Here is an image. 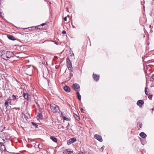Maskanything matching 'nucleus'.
<instances>
[{"label": "nucleus", "instance_id": "obj_12", "mask_svg": "<svg viewBox=\"0 0 154 154\" xmlns=\"http://www.w3.org/2000/svg\"><path fill=\"white\" fill-rule=\"evenodd\" d=\"M140 136L142 138H145L147 136L143 132H141L140 134Z\"/></svg>", "mask_w": 154, "mask_h": 154}, {"label": "nucleus", "instance_id": "obj_22", "mask_svg": "<svg viewBox=\"0 0 154 154\" xmlns=\"http://www.w3.org/2000/svg\"><path fill=\"white\" fill-rule=\"evenodd\" d=\"M24 117L25 118H27L28 119L30 118V115L27 113L25 114Z\"/></svg>", "mask_w": 154, "mask_h": 154}, {"label": "nucleus", "instance_id": "obj_31", "mask_svg": "<svg viewBox=\"0 0 154 154\" xmlns=\"http://www.w3.org/2000/svg\"><path fill=\"white\" fill-rule=\"evenodd\" d=\"M80 111L82 112V113L84 112V109L82 108H81L80 109Z\"/></svg>", "mask_w": 154, "mask_h": 154}, {"label": "nucleus", "instance_id": "obj_5", "mask_svg": "<svg viewBox=\"0 0 154 154\" xmlns=\"http://www.w3.org/2000/svg\"><path fill=\"white\" fill-rule=\"evenodd\" d=\"M94 138L100 142H102L103 141V139L101 136L99 135L95 134L94 136Z\"/></svg>", "mask_w": 154, "mask_h": 154}, {"label": "nucleus", "instance_id": "obj_18", "mask_svg": "<svg viewBox=\"0 0 154 154\" xmlns=\"http://www.w3.org/2000/svg\"><path fill=\"white\" fill-rule=\"evenodd\" d=\"M67 66L69 70H71V69L72 68L71 63L67 64Z\"/></svg>", "mask_w": 154, "mask_h": 154}, {"label": "nucleus", "instance_id": "obj_9", "mask_svg": "<svg viewBox=\"0 0 154 154\" xmlns=\"http://www.w3.org/2000/svg\"><path fill=\"white\" fill-rule=\"evenodd\" d=\"M93 76L94 80L97 81L99 80V75H97L93 73Z\"/></svg>", "mask_w": 154, "mask_h": 154}, {"label": "nucleus", "instance_id": "obj_17", "mask_svg": "<svg viewBox=\"0 0 154 154\" xmlns=\"http://www.w3.org/2000/svg\"><path fill=\"white\" fill-rule=\"evenodd\" d=\"M18 96H16L14 95H13L12 96V98L14 101L15 100L17 101L18 99Z\"/></svg>", "mask_w": 154, "mask_h": 154}, {"label": "nucleus", "instance_id": "obj_28", "mask_svg": "<svg viewBox=\"0 0 154 154\" xmlns=\"http://www.w3.org/2000/svg\"><path fill=\"white\" fill-rule=\"evenodd\" d=\"M72 143V142L69 139V140L67 142V144L69 145L71 144Z\"/></svg>", "mask_w": 154, "mask_h": 154}, {"label": "nucleus", "instance_id": "obj_49", "mask_svg": "<svg viewBox=\"0 0 154 154\" xmlns=\"http://www.w3.org/2000/svg\"><path fill=\"white\" fill-rule=\"evenodd\" d=\"M153 1H154V0H152Z\"/></svg>", "mask_w": 154, "mask_h": 154}, {"label": "nucleus", "instance_id": "obj_25", "mask_svg": "<svg viewBox=\"0 0 154 154\" xmlns=\"http://www.w3.org/2000/svg\"><path fill=\"white\" fill-rule=\"evenodd\" d=\"M31 123H32L33 125L35 127V128H38V125L36 123L32 122Z\"/></svg>", "mask_w": 154, "mask_h": 154}, {"label": "nucleus", "instance_id": "obj_2", "mask_svg": "<svg viewBox=\"0 0 154 154\" xmlns=\"http://www.w3.org/2000/svg\"><path fill=\"white\" fill-rule=\"evenodd\" d=\"M50 108L52 111L54 112H60L59 107L57 106L54 104L50 106Z\"/></svg>", "mask_w": 154, "mask_h": 154}, {"label": "nucleus", "instance_id": "obj_26", "mask_svg": "<svg viewBox=\"0 0 154 154\" xmlns=\"http://www.w3.org/2000/svg\"><path fill=\"white\" fill-rule=\"evenodd\" d=\"M148 89V88L147 87H146L145 89V94L146 95H148V93L147 92V90Z\"/></svg>", "mask_w": 154, "mask_h": 154}, {"label": "nucleus", "instance_id": "obj_15", "mask_svg": "<svg viewBox=\"0 0 154 154\" xmlns=\"http://www.w3.org/2000/svg\"><path fill=\"white\" fill-rule=\"evenodd\" d=\"M76 95H77V97L78 99L79 100H80L81 99V95L80 94V93L79 91H77L76 93Z\"/></svg>", "mask_w": 154, "mask_h": 154}, {"label": "nucleus", "instance_id": "obj_36", "mask_svg": "<svg viewBox=\"0 0 154 154\" xmlns=\"http://www.w3.org/2000/svg\"><path fill=\"white\" fill-rule=\"evenodd\" d=\"M45 24V23H43L41 25H40L42 26V27H43V26Z\"/></svg>", "mask_w": 154, "mask_h": 154}, {"label": "nucleus", "instance_id": "obj_16", "mask_svg": "<svg viewBox=\"0 0 154 154\" xmlns=\"http://www.w3.org/2000/svg\"><path fill=\"white\" fill-rule=\"evenodd\" d=\"M0 149L1 151H5L6 148L5 146L3 144L1 145Z\"/></svg>", "mask_w": 154, "mask_h": 154}, {"label": "nucleus", "instance_id": "obj_47", "mask_svg": "<svg viewBox=\"0 0 154 154\" xmlns=\"http://www.w3.org/2000/svg\"><path fill=\"white\" fill-rule=\"evenodd\" d=\"M36 103L37 104V102H36Z\"/></svg>", "mask_w": 154, "mask_h": 154}, {"label": "nucleus", "instance_id": "obj_38", "mask_svg": "<svg viewBox=\"0 0 154 154\" xmlns=\"http://www.w3.org/2000/svg\"><path fill=\"white\" fill-rule=\"evenodd\" d=\"M46 65H47V62H44V64H45V65H46Z\"/></svg>", "mask_w": 154, "mask_h": 154}, {"label": "nucleus", "instance_id": "obj_7", "mask_svg": "<svg viewBox=\"0 0 154 154\" xmlns=\"http://www.w3.org/2000/svg\"><path fill=\"white\" fill-rule=\"evenodd\" d=\"M144 103V102L143 100H138L137 103V105L139 106L140 107H141L142 105Z\"/></svg>", "mask_w": 154, "mask_h": 154}, {"label": "nucleus", "instance_id": "obj_11", "mask_svg": "<svg viewBox=\"0 0 154 154\" xmlns=\"http://www.w3.org/2000/svg\"><path fill=\"white\" fill-rule=\"evenodd\" d=\"M8 38L12 41H14L16 40L15 38L11 35H7Z\"/></svg>", "mask_w": 154, "mask_h": 154}, {"label": "nucleus", "instance_id": "obj_8", "mask_svg": "<svg viewBox=\"0 0 154 154\" xmlns=\"http://www.w3.org/2000/svg\"><path fill=\"white\" fill-rule=\"evenodd\" d=\"M64 90L67 92H69L70 91V88L67 85H65L63 88Z\"/></svg>", "mask_w": 154, "mask_h": 154}, {"label": "nucleus", "instance_id": "obj_37", "mask_svg": "<svg viewBox=\"0 0 154 154\" xmlns=\"http://www.w3.org/2000/svg\"><path fill=\"white\" fill-rule=\"evenodd\" d=\"M142 126V124H140L139 125V127H140V128H141Z\"/></svg>", "mask_w": 154, "mask_h": 154}, {"label": "nucleus", "instance_id": "obj_20", "mask_svg": "<svg viewBox=\"0 0 154 154\" xmlns=\"http://www.w3.org/2000/svg\"><path fill=\"white\" fill-rule=\"evenodd\" d=\"M73 116L74 117H75L77 121H79L80 120L79 117L77 115L74 114L73 115Z\"/></svg>", "mask_w": 154, "mask_h": 154}, {"label": "nucleus", "instance_id": "obj_41", "mask_svg": "<svg viewBox=\"0 0 154 154\" xmlns=\"http://www.w3.org/2000/svg\"><path fill=\"white\" fill-rule=\"evenodd\" d=\"M154 108H153L152 109H151V110H152V111H153L154 110Z\"/></svg>", "mask_w": 154, "mask_h": 154}, {"label": "nucleus", "instance_id": "obj_19", "mask_svg": "<svg viewBox=\"0 0 154 154\" xmlns=\"http://www.w3.org/2000/svg\"><path fill=\"white\" fill-rule=\"evenodd\" d=\"M37 117L40 119H42L43 118L42 114L41 113H39L37 115Z\"/></svg>", "mask_w": 154, "mask_h": 154}, {"label": "nucleus", "instance_id": "obj_29", "mask_svg": "<svg viewBox=\"0 0 154 154\" xmlns=\"http://www.w3.org/2000/svg\"><path fill=\"white\" fill-rule=\"evenodd\" d=\"M104 146H103L101 148V149H102V151L103 152V150L104 149Z\"/></svg>", "mask_w": 154, "mask_h": 154}, {"label": "nucleus", "instance_id": "obj_6", "mask_svg": "<svg viewBox=\"0 0 154 154\" xmlns=\"http://www.w3.org/2000/svg\"><path fill=\"white\" fill-rule=\"evenodd\" d=\"M73 88L74 90L76 91L79 90L80 88V86L77 83L74 84L73 85Z\"/></svg>", "mask_w": 154, "mask_h": 154}, {"label": "nucleus", "instance_id": "obj_13", "mask_svg": "<svg viewBox=\"0 0 154 154\" xmlns=\"http://www.w3.org/2000/svg\"><path fill=\"white\" fill-rule=\"evenodd\" d=\"M64 153L65 154H73L72 151L69 150V149L65 151Z\"/></svg>", "mask_w": 154, "mask_h": 154}, {"label": "nucleus", "instance_id": "obj_14", "mask_svg": "<svg viewBox=\"0 0 154 154\" xmlns=\"http://www.w3.org/2000/svg\"><path fill=\"white\" fill-rule=\"evenodd\" d=\"M50 139L51 140L53 141L54 142L56 143L57 142V139L54 136H51L50 137Z\"/></svg>", "mask_w": 154, "mask_h": 154}, {"label": "nucleus", "instance_id": "obj_43", "mask_svg": "<svg viewBox=\"0 0 154 154\" xmlns=\"http://www.w3.org/2000/svg\"><path fill=\"white\" fill-rule=\"evenodd\" d=\"M72 55H73V56H74V53H72Z\"/></svg>", "mask_w": 154, "mask_h": 154}, {"label": "nucleus", "instance_id": "obj_30", "mask_svg": "<svg viewBox=\"0 0 154 154\" xmlns=\"http://www.w3.org/2000/svg\"><path fill=\"white\" fill-rule=\"evenodd\" d=\"M62 33L63 34H65L66 33V32L65 30H63L62 32Z\"/></svg>", "mask_w": 154, "mask_h": 154}, {"label": "nucleus", "instance_id": "obj_48", "mask_svg": "<svg viewBox=\"0 0 154 154\" xmlns=\"http://www.w3.org/2000/svg\"><path fill=\"white\" fill-rule=\"evenodd\" d=\"M68 125H69V123H68Z\"/></svg>", "mask_w": 154, "mask_h": 154}, {"label": "nucleus", "instance_id": "obj_34", "mask_svg": "<svg viewBox=\"0 0 154 154\" xmlns=\"http://www.w3.org/2000/svg\"><path fill=\"white\" fill-rule=\"evenodd\" d=\"M151 78L154 80V74L152 75Z\"/></svg>", "mask_w": 154, "mask_h": 154}, {"label": "nucleus", "instance_id": "obj_1", "mask_svg": "<svg viewBox=\"0 0 154 154\" xmlns=\"http://www.w3.org/2000/svg\"><path fill=\"white\" fill-rule=\"evenodd\" d=\"M13 56L16 57V56H14V54L12 52L4 50L0 51V57L4 60H9Z\"/></svg>", "mask_w": 154, "mask_h": 154}, {"label": "nucleus", "instance_id": "obj_44", "mask_svg": "<svg viewBox=\"0 0 154 154\" xmlns=\"http://www.w3.org/2000/svg\"><path fill=\"white\" fill-rule=\"evenodd\" d=\"M10 105V103H8V105Z\"/></svg>", "mask_w": 154, "mask_h": 154}, {"label": "nucleus", "instance_id": "obj_33", "mask_svg": "<svg viewBox=\"0 0 154 154\" xmlns=\"http://www.w3.org/2000/svg\"><path fill=\"white\" fill-rule=\"evenodd\" d=\"M71 24L72 26V28H75V27L72 25V22H71Z\"/></svg>", "mask_w": 154, "mask_h": 154}, {"label": "nucleus", "instance_id": "obj_46", "mask_svg": "<svg viewBox=\"0 0 154 154\" xmlns=\"http://www.w3.org/2000/svg\"><path fill=\"white\" fill-rule=\"evenodd\" d=\"M17 154H20L19 153H17Z\"/></svg>", "mask_w": 154, "mask_h": 154}, {"label": "nucleus", "instance_id": "obj_4", "mask_svg": "<svg viewBox=\"0 0 154 154\" xmlns=\"http://www.w3.org/2000/svg\"><path fill=\"white\" fill-rule=\"evenodd\" d=\"M23 96L25 99H27L28 100H29L30 98V95L28 94L27 92H24Z\"/></svg>", "mask_w": 154, "mask_h": 154}, {"label": "nucleus", "instance_id": "obj_27", "mask_svg": "<svg viewBox=\"0 0 154 154\" xmlns=\"http://www.w3.org/2000/svg\"><path fill=\"white\" fill-rule=\"evenodd\" d=\"M63 118L64 120H66L68 121H69V119L68 118H66L65 116H63Z\"/></svg>", "mask_w": 154, "mask_h": 154}, {"label": "nucleus", "instance_id": "obj_32", "mask_svg": "<svg viewBox=\"0 0 154 154\" xmlns=\"http://www.w3.org/2000/svg\"><path fill=\"white\" fill-rule=\"evenodd\" d=\"M152 97V94L148 96V97L149 98H151Z\"/></svg>", "mask_w": 154, "mask_h": 154}, {"label": "nucleus", "instance_id": "obj_10", "mask_svg": "<svg viewBox=\"0 0 154 154\" xmlns=\"http://www.w3.org/2000/svg\"><path fill=\"white\" fill-rule=\"evenodd\" d=\"M8 103H10V105H11V101L10 99H8L5 102V104L6 108L9 106Z\"/></svg>", "mask_w": 154, "mask_h": 154}, {"label": "nucleus", "instance_id": "obj_24", "mask_svg": "<svg viewBox=\"0 0 154 154\" xmlns=\"http://www.w3.org/2000/svg\"><path fill=\"white\" fill-rule=\"evenodd\" d=\"M35 28H37V29H42L43 28V27H42V26L41 25H39L36 26Z\"/></svg>", "mask_w": 154, "mask_h": 154}, {"label": "nucleus", "instance_id": "obj_42", "mask_svg": "<svg viewBox=\"0 0 154 154\" xmlns=\"http://www.w3.org/2000/svg\"><path fill=\"white\" fill-rule=\"evenodd\" d=\"M149 28H151V25H150L149 26Z\"/></svg>", "mask_w": 154, "mask_h": 154}, {"label": "nucleus", "instance_id": "obj_35", "mask_svg": "<svg viewBox=\"0 0 154 154\" xmlns=\"http://www.w3.org/2000/svg\"><path fill=\"white\" fill-rule=\"evenodd\" d=\"M64 21H67V17H65L64 18Z\"/></svg>", "mask_w": 154, "mask_h": 154}, {"label": "nucleus", "instance_id": "obj_45", "mask_svg": "<svg viewBox=\"0 0 154 154\" xmlns=\"http://www.w3.org/2000/svg\"><path fill=\"white\" fill-rule=\"evenodd\" d=\"M61 115H63V113L62 112H61Z\"/></svg>", "mask_w": 154, "mask_h": 154}, {"label": "nucleus", "instance_id": "obj_40", "mask_svg": "<svg viewBox=\"0 0 154 154\" xmlns=\"http://www.w3.org/2000/svg\"><path fill=\"white\" fill-rule=\"evenodd\" d=\"M55 42V43L56 44V45H58V43H57V42Z\"/></svg>", "mask_w": 154, "mask_h": 154}, {"label": "nucleus", "instance_id": "obj_21", "mask_svg": "<svg viewBox=\"0 0 154 154\" xmlns=\"http://www.w3.org/2000/svg\"><path fill=\"white\" fill-rule=\"evenodd\" d=\"M72 143L75 142L76 141V139L75 137H73L70 139Z\"/></svg>", "mask_w": 154, "mask_h": 154}, {"label": "nucleus", "instance_id": "obj_23", "mask_svg": "<svg viewBox=\"0 0 154 154\" xmlns=\"http://www.w3.org/2000/svg\"><path fill=\"white\" fill-rule=\"evenodd\" d=\"M66 64H69V63H71L70 60L69 59V58L67 57L66 58Z\"/></svg>", "mask_w": 154, "mask_h": 154}, {"label": "nucleus", "instance_id": "obj_39", "mask_svg": "<svg viewBox=\"0 0 154 154\" xmlns=\"http://www.w3.org/2000/svg\"><path fill=\"white\" fill-rule=\"evenodd\" d=\"M0 144H1V145L3 144V143L0 142Z\"/></svg>", "mask_w": 154, "mask_h": 154}, {"label": "nucleus", "instance_id": "obj_3", "mask_svg": "<svg viewBox=\"0 0 154 154\" xmlns=\"http://www.w3.org/2000/svg\"><path fill=\"white\" fill-rule=\"evenodd\" d=\"M33 70L32 68L28 67L27 68L25 71L26 74L29 75H31L32 74Z\"/></svg>", "mask_w": 154, "mask_h": 154}]
</instances>
